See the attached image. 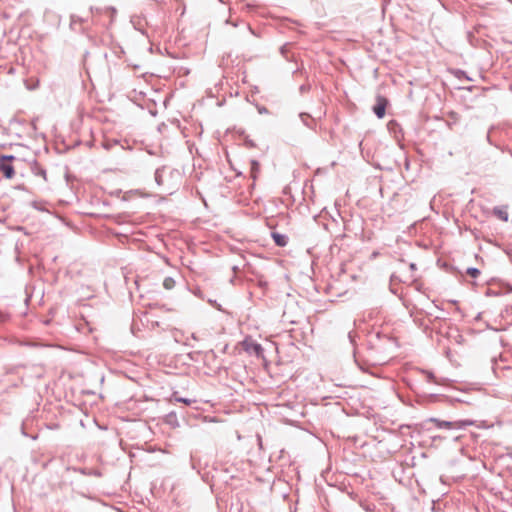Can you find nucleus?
Returning <instances> with one entry per match:
<instances>
[{"mask_svg":"<svg viewBox=\"0 0 512 512\" xmlns=\"http://www.w3.org/2000/svg\"><path fill=\"white\" fill-rule=\"evenodd\" d=\"M512 292V286L501 279L493 278L488 282V287L485 291L487 296L504 297Z\"/></svg>","mask_w":512,"mask_h":512,"instance_id":"nucleus-1","label":"nucleus"},{"mask_svg":"<svg viewBox=\"0 0 512 512\" xmlns=\"http://www.w3.org/2000/svg\"><path fill=\"white\" fill-rule=\"evenodd\" d=\"M179 176V170L171 169L165 165L157 168L154 174L155 182L158 186H165L168 182V178L172 179Z\"/></svg>","mask_w":512,"mask_h":512,"instance_id":"nucleus-2","label":"nucleus"},{"mask_svg":"<svg viewBox=\"0 0 512 512\" xmlns=\"http://www.w3.org/2000/svg\"><path fill=\"white\" fill-rule=\"evenodd\" d=\"M16 159L14 155H0V172L6 179H12L15 169L12 162Z\"/></svg>","mask_w":512,"mask_h":512,"instance_id":"nucleus-3","label":"nucleus"},{"mask_svg":"<svg viewBox=\"0 0 512 512\" xmlns=\"http://www.w3.org/2000/svg\"><path fill=\"white\" fill-rule=\"evenodd\" d=\"M389 104L388 99L383 95H377L376 103L374 104L372 110L377 118L382 119L386 114V108Z\"/></svg>","mask_w":512,"mask_h":512,"instance_id":"nucleus-4","label":"nucleus"},{"mask_svg":"<svg viewBox=\"0 0 512 512\" xmlns=\"http://www.w3.org/2000/svg\"><path fill=\"white\" fill-rule=\"evenodd\" d=\"M244 350L249 353H254L256 356L263 358V348L260 344L255 343L252 339L247 338L242 343Z\"/></svg>","mask_w":512,"mask_h":512,"instance_id":"nucleus-5","label":"nucleus"},{"mask_svg":"<svg viewBox=\"0 0 512 512\" xmlns=\"http://www.w3.org/2000/svg\"><path fill=\"white\" fill-rule=\"evenodd\" d=\"M430 422L434 423L437 428L459 429L462 427L461 422H448V421H441L438 419H430Z\"/></svg>","mask_w":512,"mask_h":512,"instance_id":"nucleus-6","label":"nucleus"},{"mask_svg":"<svg viewBox=\"0 0 512 512\" xmlns=\"http://www.w3.org/2000/svg\"><path fill=\"white\" fill-rule=\"evenodd\" d=\"M493 215L498 219L507 222L509 219L508 206H496L493 208Z\"/></svg>","mask_w":512,"mask_h":512,"instance_id":"nucleus-7","label":"nucleus"},{"mask_svg":"<svg viewBox=\"0 0 512 512\" xmlns=\"http://www.w3.org/2000/svg\"><path fill=\"white\" fill-rule=\"evenodd\" d=\"M271 237L278 247H285L288 244V236L279 232H272Z\"/></svg>","mask_w":512,"mask_h":512,"instance_id":"nucleus-8","label":"nucleus"},{"mask_svg":"<svg viewBox=\"0 0 512 512\" xmlns=\"http://www.w3.org/2000/svg\"><path fill=\"white\" fill-rule=\"evenodd\" d=\"M387 127L389 131L395 135V137H398L397 133H400L402 130L399 123L396 120H390L387 124Z\"/></svg>","mask_w":512,"mask_h":512,"instance_id":"nucleus-9","label":"nucleus"},{"mask_svg":"<svg viewBox=\"0 0 512 512\" xmlns=\"http://www.w3.org/2000/svg\"><path fill=\"white\" fill-rule=\"evenodd\" d=\"M32 171L37 176H42L44 179H46V170L38 165V163L35 161L34 166L32 167Z\"/></svg>","mask_w":512,"mask_h":512,"instance_id":"nucleus-10","label":"nucleus"},{"mask_svg":"<svg viewBox=\"0 0 512 512\" xmlns=\"http://www.w3.org/2000/svg\"><path fill=\"white\" fill-rule=\"evenodd\" d=\"M240 135H242L244 137V145L247 147V148H255L256 147V144L255 142L250 139L246 134H245V131L244 130H241L240 131Z\"/></svg>","mask_w":512,"mask_h":512,"instance_id":"nucleus-11","label":"nucleus"},{"mask_svg":"<svg viewBox=\"0 0 512 512\" xmlns=\"http://www.w3.org/2000/svg\"><path fill=\"white\" fill-rule=\"evenodd\" d=\"M250 164H251V174H252V177L255 179L256 178V175L257 173L259 172V169H260V164L257 160L255 159H252L250 161Z\"/></svg>","mask_w":512,"mask_h":512,"instance_id":"nucleus-12","label":"nucleus"},{"mask_svg":"<svg viewBox=\"0 0 512 512\" xmlns=\"http://www.w3.org/2000/svg\"><path fill=\"white\" fill-rule=\"evenodd\" d=\"M175 280L172 278V277H166L164 280H163V287L166 289V290H171L175 287Z\"/></svg>","mask_w":512,"mask_h":512,"instance_id":"nucleus-13","label":"nucleus"},{"mask_svg":"<svg viewBox=\"0 0 512 512\" xmlns=\"http://www.w3.org/2000/svg\"><path fill=\"white\" fill-rule=\"evenodd\" d=\"M466 274L472 278H477L480 275V270L476 267H468L466 269Z\"/></svg>","mask_w":512,"mask_h":512,"instance_id":"nucleus-14","label":"nucleus"},{"mask_svg":"<svg viewBox=\"0 0 512 512\" xmlns=\"http://www.w3.org/2000/svg\"><path fill=\"white\" fill-rule=\"evenodd\" d=\"M455 76H456L459 80H461V79H463V78H464V79H466V80H471V78H469V77L467 76L466 72H465V71H463V70H460V69H457V70L455 71Z\"/></svg>","mask_w":512,"mask_h":512,"instance_id":"nucleus-15","label":"nucleus"},{"mask_svg":"<svg viewBox=\"0 0 512 512\" xmlns=\"http://www.w3.org/2000/svg\"><path fill=\"white\" fill-rule=\"evenodd\" d=\"M299 117L305 126L311 128V124L308 122L309 114L303 112L299 114Z\"/></svg>","mask_w":512,"mask_h":512,"instance_id":"nucleus-16","label":"nucleus"},{"mask_svg":"<svg viewBox=\"0 0 512 512\" xmlns=\"http://www.w3.org/2000/svg\"><path fill=\"white\" fill-rule=\"evenodd\" d=\"M310 89H311V85H310V84H307V83L302 84V85L299 87V91H300V93H301V94H305V93H307L308 91H310Z\"/></svg>","mask_w":512,"mask_h":512,"instance_id":"nucleus-17","label":"nucleus"},{"mask_svg":"<svg viewBox=\"0 0 512 512\" xmlns=\"http://www.w3.org/2000/svg\"><path fill=\"white\" fill-rule=\"evenodd\" d=\"M256 108H257V111H258L260 114H268V113H269V110H268L265 106H262V105L256 104Z\"/></svg>","mask_w":512,"mask_h":512,"instance_id":"nucleus-18","label":"nucleus"},{"mask_svg":"<svg viewBox=\"0 0 512 512\" xmlns=\"http://www.w3.org/2000/svg\"><path fill=\"white\" fill-rule=\"evenodd\" d=\"M116 144H118V141H117V140H115L113 143H112V142H109V141H106V142H104V143H103V147H104L106 150H110V149H111V147H112L113 145H116Z\"/></svg>","mask_w":512,"mask_h":512,"instance_id":"nucleus-19","label":"nucleus"},{"mask_svg":"<svg viewBox=\"0 0 512 512\" xmlns=\"http://www.w3.org/2000/svg\"><path fill=\"white\" fill-rule=\"evenodd\" d=\"M107 11H109V13L111 15V21H113L115 15L117 13V10L114 7H108Z\"/></svg>","mask_w":512,"mask_h":512,"instance_id":"nucleus-20","label":"nucleus"},{"mask_svg":"<svg viewBox=\"0 0 512 512\" xmlns=\"http://www.w3.org/2000/svg\"><path fill=\"white\" fill-rule=\"evenodd\" d=\"M78 21L81 22L82 19L80 17H78V16H75V15L71 16V26L74 25Z\"/></svg>","mask_w":512,"mask_h":512,"instance_id":"nucleus-21","label":"nucleus"},{"mask_svg":"<svg viewBox=\"0 0 512 512\" xmlns=\"http://www.w3.org/2000/svg\"><path fill=\"white\" fill-rule=\"evenodd\" d=\"M245 25H246L247 30H248L252 35L259 37V35H258L254 30H253V28L251 27V25H250V24L245 23Z\"/></svg>","mask_w":512,"mask_h":512,"instance_id":"nucleus-22","label":"nucleus"},{"mask_svg":"<svg viewBox=\"0 0 512 512\" xmlns=\"http://www.w3.org/2000/svg\"><path fill=\"white\" fill-rule=\"evenodd\" d=\"M504 252L507 254L509 258H512V248L510 246H506L504 248Z\"/></svg>","mask_w":512,"mask_h":512,"instance_id":"nucleus-23","label":"nucleus"},{"mask_svg":"<svg viewBox=\"0 0 512 512\" xmlns=\"http://www.w3.org/2000/svg\"><path fill=\"white\" fill-rule=\"evenodd\" d=\"M80 317H81L80 320L85 321V320H87V317H89V315L85 311H81Z\"/></svg>","mask_w":512,"mask_h":512,"instance_id":"nucleus-24","label":"nucleus"},{"mask_svg":"<svg viewBox=\"0 0 512 512\" xmlns=\"http://www.w3.org/2000/svg\"><path fill=\"white\" fill-rule=\"evenodd\" d=\"M226 23H227V24H231V25H232V26H234V27H237V26H238V22L232 21L231 19H227V20H226Z\"/></svg>","mask_w":512,"mask_h":512,"instance_id":"nucleus-25","label":"nucleus"},{"mask_svg":"<svg viewBox=\"0 0 512 512\" xmlns=\"http://www.w3.org/2000/svg\"><path fill=\"white\" fill-rule=\"evenodd\" d=\"M209 302L214 306L216 307L217 309H221V305H219L216 301H212V300H209Z\"/></svg>","mask_w":512,"mask_h":512,"instance_id":"nucleus-26","label":"nucleus"},{"mask_svg":"<svg viewBox=\"0 0 512 512\" xmlns=\"http://www.w3.org/2000/svg\"><path fill=\"white\" fill-rule=\"evenodd\" d=\"M409 268H410L411 271L417 270V266H416L415 263H410Z\"/></svg>","mask_w":512,"mask_h":512,"instance_id":"nucleus-27","label":"nucleus"},{"mask_svg":"<svg viewBox=\"0 0 512 512\" xmlns=\"http://www.w3.org/2000/svg\"><path fill=\"white\" fill-rule=\"evenodd\" d=\"M232 270H233V272H234L235 274H237V273L239 272V270H240V269H239V267H238V266H233V267H232Z\"/></svg>","mask_w":512,"mask_h":512,"instance_id":"nucleus-28","label":"nucleus"},{"mask_svg":"<svg viewBox=\"0 0 512 512\" xmlns=\"http://www.w3.org/2000/svg\"><path fill=\"white\" fill-rule=\"evenodd\" d=\"M259 285H260L261 287H263V286H266V285H267V283H266L265 281H261V280H260V281H259Z\"/></svg>","mask_w":512,"mask_h":512,"instance_id":"nucleus-29","label":"nucleus"},{"mask_svg":"<svg viewBox=\"0 0 512 512\" xmlns=\"http://www.w3.org/2000/svg\"><path fill=\"white\" fill-rule=\"evenodd\" d=\"M178 401L184 402L185 404H190V401L186 399H178Z\"/></svg>","mask_w":512,"mask_h":512,"instance_id":"nucleus-30","label":"nucleus"},{"mask_svg":"<svg viewBox=\"0 0 512 512\" xmlns=\"http://www.w3.org/2000/svg\"><path fill=\"white\" fill-rule=\"evenodd\" d=\"M480 319H481V313H478V314L476 315V317L474 318V320H480Z\"/></svg>","mask_w":512,"mask_h":512,"instance_id":"nucleus-31","label":"nucleus"},{"mask_svg":"<svg viewBox=\"0 0 512 512\" xmlns=\"http://www.w3.org/2000/svg\"><path fill=\"white\" fill-rule=\"evenodd\" d=\"M280 51H281V53H282V54H284V53H285V46H282V47L280 48Z\"/></svg>","mask_w":512,"mask_h":512,"instance_id":"nucleus-32","label":"nucleus"},{"mask_svg":"<svg viewBox=\"0 0 512 512\" xmlns=\"http://www.w3.org/2000/svg\"><path fill=\"white\" fill-rule=\"evenodd\" d=\"M435 321H438V320H447L446 318H440V317H436L434 318Z\"/></svg>","mask_w":512,"mask_h":512,"instance_id":"nucleus-33","label":"nucleus"},{"mask_svg":"<svg viewBox=\"0 0 512 512\" xmlns=\"http://www.w3.org/2000/svg\"><path fill=\"white\" fill-rule=\"evenodd\" d=\"M377 255H378V252H373V253H372V257H373V258L377 257Z\"/></svg>","mask_w":512,"mask_h":512,"instance_id":"nucleus-34","label":"nucleus"},{"mask_svg":"<svg viewBox=\"0 0 512 512\" xmlns=\"http://www.w3.org/2000/svg\"><path fill=\"white\" fill-rule=\"evenodd\" d=\"M394 279H396V276L395 275H391V281H393Z\"/></svg>","mask_w":512,"mask_h":512,"instance_id":"nucleus-35","label":"nucleus"},{"mask_svg":"<svg viewBox=\"0 0 512 512\" xmlns=\"http://www.w3.org/2000/svg\"><path fill=\"white\" fill-rule=\"evenodd\" d=\"M509 90H512V83L508 85Z\"/></svg>","mask_w":512,"mask_h":512,"instance_id":"nucleus-36","label":"nucleus"},{"mask_svg":"<svg viewBox=\"0 0 512 512\" xmlns=\"http://www.w3.org/2000/svg\"><path fill=\"white\" fill-rule=\"evenodd\" d=\"M142 34H145V31L142 29H138Z\"/></svg>","mask_w":512,"mask_h":512,"instance_id":"nucleus-37","label":"nucleus"},{"mask_svg":"<svg viewBox=\"0 0 512 512\" xmlns=\"http://www.w3.org/2000/svg\"><path fill=\"white\" fill-rule=\"evenodd\" d=\"M509 2H512V0H508Z\"/></svg>","mask_w":512,"mask_h":512,"instance_id":"nucleus-38","label":"nucleus"}]
</instances>
